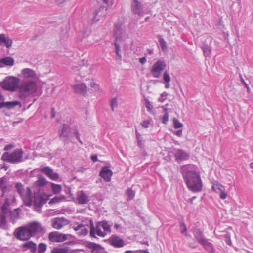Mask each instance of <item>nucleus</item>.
Here are the masks:
<instances>
[{"instance_id":"1","label":"nucleus","mask_w":253,"mask_h":253,"mask_svg":"<svg viewBox=\"0 0 253 253\" xmlns=\"http://www.w3.org/2000/svg\"><path fill=\"white\" fill-rule=\"evenodd\" d=\"M195 168V166L188 165L182 166L181 169L188 189L194 192H198L202 190L203 184L200 174L194 171Z\"/></svg>"},{"instance_id":"2","label":"nucleus","mask_w":253,"mask_h":253,"mask_svg":"<svg viewBox=\"0 0 253 253\" xmlns=\"http://www.w3.org/2000/svg\"><path fill=\"white\" fill-rule=\"evenodd\" d=\"M37 85L35 81H25L19 86L18 97L21 99H25L35 93L37 91Z\"/></svg>"},{"instance_id":"3","label":"nucleus","mask_w":253,"mask_h":253,"mask_svg":"<svg viewBox=\"0 0 253 253\" xmlns=\"http://www.w3.org/2000/svg\"><path fill=\"white\" fill-rule=\"evenodd\" d=\"M20 79L14 76H7L1 82L0 87L5 90L14 91L19 87Z\"/></svg>"},{"instance_id":"4","label":"nucleus","mask_w":253,"mask_h":253,"mask_svg":"<svg viewBox=\"0 0 253 253\" xmlns=\"http://www.w3.org/2000/svg\"><path fill=\"white\" fill-rule=\"evenodd\" d=\"M23 153L22 149H17L10 153L5 152L3 154L2 159L12 163H19L22 160Z\"/></svg>"},{"instance_id":"5","label":"nucleus","mask_w":253,"mask_h":253,"mask_svg":"<svg viewBox=\"0 0 253 253\" xmlns=\"http://www.w3.org/2000/svg\"><path fill=\"white\" fill-rule=\"evenodd\" d=\"M16 188L25 204L28 206H31L32 204V198L30 188L27 187L24 189L23 185L19 183L16 184Z\"/></svg>"},{"instance_id":"6","label":"nucleus","mask_w":253,"mask_h":253,"mask_svg":"<svg viewBox=\"0 0 253 253\" xmlns=\"http://www.w3.org/2000/svg\"><path fill=\"white\" fill-rule=\"evenodd\" d=\"M26 225L32 237L35 236L38 234H43L45 232V228L39 222H31Z\"/></svg>"},{"instance_id":"7","label":"nucleus","mask_w":253,"mask_h":253,"mask_svg":"<svg viewBox=\"0 0 253 253\" xmlns=\"http://www.w3.org/2000/svg\"><path fill=\"white\" fill-rule=\"evenodd\" d=\"M166 67V62L162 60H158L154 63L151 69V73L153 77L156 78H159L161 75L162 72Z\"/></svg>"},{"instance_id":"8","label":"nucleus","mask_w":253,"mask_h":253,"mask_svg":"<svg viewBox=\"0 0 253 253\" xmlns=\"http://www.w3.org/2000/svg\"><path fill=\"white\" fill-rule=\"evenodd\" d=\"M14 234L18 239L22 241H27L32 237L26 225L16 228Z\"/></svg>"},{"instance_id":"9","label":"nucleus","mask_w":253,"mask_h":253,"mask_svg":"<svg viewBox=\"0 0 253 253\" xmlns=\"http://www.w3.org/2000/svg\"><path fill=\"white\" fill-rule=\"evenodd\" d=\"M114 46L115 47V53L119 58L121 59L122 56L120 54V47H123L126 46L124 40L121 33L116 34Z\"/></svg>"},{"instance_id":"10","label":"nucleus","mask_w":253,"mask_h":253,"mask_svg":"<svg viewBox=\"0 0 253 253\" xmlns=\"http://www.w3.org/2000/svg\"><path fill=\"white\" fill-rule=\"evenodd\" d=\"M48 238L52 242H62L68 239V235L54 231L49 234Z\"/></svg>"},{"instance_id":"11","label":"nucleus","mask_w":253,"mask_h":253,"mask_svg":"<svg viewBox=\"0 0 253 253\" xmlns=\"http://www.w3.org/2000/svg\"><path fill=\"white\" fill-rule=\"evenodd\" d=\"M21 73L22 78L26 80L34 81L38 78L36 72L30 68L23 69Z\"/></svg>"},{"instance_id":"12","label":"nucleus","mask_w":253,"mask_h":253,"mask_svg":"<svg viewBox=\"0 0 253 253\" xmlns=\"http://www.w3.org/2000/svg\"><path fill=\"white\" fill-rule=\"evenodd\" d=\"M38 170L43 173L52 180L57 181L59 178V174L54 172L53 170L48 166L39 168Z\"/></svg>"},{"instance_id":"13","label":"nucleus","mask_w":253,"mask_h":253,"mask_svg":"<svg viewBox=\"0 0 253 253\" xmlns=\"http://www.w3.org/2000/svg\"><path fill=\"white\" fill-rule=\"evenodd\" d=\"M51 223L53 228L60 230L63 227L68 225L69 224V221L64 217H56L52 220Z\"/></svg>"},{"instance_id":"14","label":"nucleus","mask_w":253,"mask_h":253,"mask_svg":"<svg viewBox=\"0 0 253 253\" xmlns=\"http://www.w3.org/2000/svg\"><path fill=\"white\" fill-rule=\"evenodd\" d=\"M212 189L216 193L218 194L222 199H225L227 194L226 193L225 187L219 183H216L212 185Z\"/></svg>"},{"instance_id":"15","label":"nucleus","mask_w":253,"mask_h":253,"mask_svg":"<svg viewBox=\"0 0 253 253\" xmlns=\"http://www.w3.org/2000/svg\"><path fill=\"white\" fill-rule=\"evenodd\" d=\"M131 10L134 14L138 15L139 16H142L144 13L142 4L137 0H132Z\"/></svg>"},{"instance_id":"16","label":"nucleus","mask_w":253,"mask_h":253,"mask_svg":"<svg viewBox=\"0 0 253 253\" xmlns=\"http://www.w3.org/2000/svg\"><path fill=\"white\" fill-rule=\"evenodd\" d=\"M112 175V171L109 169L108 167H102L99 174L100 177L106 182H110L111 181Z\"/></svg>"},{"instance_id":"17","label":"nucleus","mask_w":253,"mask_h":253,"mask_svg":"<svg viewBox=\"0 0 253 253\" xmlns=\"http://www.w3.org/2000/svg\"><path fill=\"white\" fill-rule=\"evenodd\" d=\"M102 228L101 226L99 225L98 223L96 227L94 228L93 225L92 224L90 227V236L93 237H95V234L98 236L104 237L106 236V233L102 231L101 229Z\"/></svg>"},{"instance_id":"18","label":"nucleus","mask_w":253,"mask_h":253,"mask_svg":"<svg viewBox=\"0 0 253 253\" xmlns=\"http://www.w3.org/2000/svg\"><path fill=\"white\" fill-rule=\"evenodd\" d=\"M110 240L111 244L115 247H122L124 245V242L123 240L117 236H112Z\"/></svg>"},{"instance_id":"19","label":"nucleus","mask_w":253,"mask_h":253,"mask_svg":"<svg viewBox=\"0 0 253 253\" xmlns=\"http://www.w3.org/2000/svg\"><path fill=\"white\" fill-rule=\"evenodd\" d=\"M72 87L74 90L75 92L77 93L84 94L86 93L87 90V87L85 84L84 83H80L76 84L75 85H74Z\"/></svg>"},{"instance_id":"20","label":"nucleus","mask_w":253,"mask_h":253,"mask_svg":"<svg viewBox=\"0 0 253 253\" xmlns=\"http://www.w3.org/2000/svg\"><path fill=\"white\" fill-rule=\"evenodd\" d=\"M74 229L77 232V234L81 236H85L88 233V229L86 226L82 224L74 226Z\"/></svg>"},{"instance_id":"21","label":"nucleus","mask_w":253,"mask_h":253,"mask_svg":"<svg viewBox=\"0 0 253 253\" xmlns=\"http://www.w3.org/2000/svg\"><path fill=\"white\" fill-rule=\"evenodd\" d=\"M77 199L80 204H84L89 201L88 196L83 191L78 192Z\"/></svg>"},{"instance_id":"22","label":"nucleus","mask_w":253,"mask_h":253,"mask_svg":"<svg viewBox=\"0 0 253 253\" xmlns=\"http://www.w3.org/2000/svg\"><path fill=\"white\" fill-rule=\"evenodd\" d=\"M12 40L6 37L4 34H0V45L4 44L7 48L12 46Z\"/></svg>"},{"instance_id":"23","label":"nucleus","mask_w":253,"mask_h":253,"mask_svg":"<svg viewBox=\"0 0 253 253\" xmlns=\"http://www.w3.org/2000/svg\"><path fill=\"white\" fill-rule=\"evenodd\" d=\"M87 247L91 250L92 253H102L103 249L99 245L94 243H89Z\"/></svg>"},{"instance_id":"24","label":"nucleus","mask_w":253,"mask_h":253,"mask_svg":"<svg viewBox=\"0 0 253 253\" xmlns=\"http://www.w3.org/2000/svg\"><path fill=\"white\" fill-rule=\"evenodd\" d=\"M24 250H30L32 253H35L37 251V246L35 243L32 241H28L22 245Z\"/></svg>"},{"instance_id":"25","label":"nucleus","mask_w":253,"mask_h":253,"mask_svg":"<svg viewBox=\"0 0 253 253\" xmlns=\"http://www.w3.org/2000/svg\"><path fill=\"white\" fill-rule=\"evenodd\" d=\"M200 244L203 246L205 250L210 253H215V250L211 242H209L207 239L205 240Z\"/></svg>"},{"instance_id":"26","label":"nucleus","mask_w":253,"mask_h":253,"mask_svg":"<svg viewBox=\"0 0 253 253\" xmlns=\"http://www.w3.org/2000/svg\"><path fill=\"white\" fill-rule=\"evenodd\" d=\"M0 63L8 66H12L14 64V60L11 57H6L0 59Z\"/></svg>"},{"instance_id":"27","label":"nucleus","mask_w":253,"mask_h":253,"mask_svg":"<svg viewBox=\"0 0 253 253\" xmlns=\"http://www.w3.org/2000/svg\"><path fill=\"white\" fill-rule=\"evenodd\" d=\"M194 233L195 238H196V239L197 240V242L199 244H201L206 239H205L204 238V236L203 235V234H202V232L199 229L195 230L194 231Z\"/></svg>"},{"instance_id":"28","label":"nucleus","mask_w":253,"mask_h":253,"mask_svg":"<svg viewBox=\"0 0 253 253\" xmlns=\"http://www.w3.org/2000/svg\"><path fill=\"white\" fill-rule=\"evenodd\" d=\"M175 156L176 159L184 160L187 159L189 157V155L184 151L178 149L175 153Z\"/></svg>"},{"instance_id":"29","label":"nucleus","mask_w":253,"mask_h":253,"mask_svg":"<svg viewBox=\"0 0 253 253\" xmlns=\"http://www.w3.org/2000/svg\"><path fill=\"white\" fill-rule=\"evenodd\" d=\"M50 184L52 192L54 194H58L61 192L62 189L61 185L55 184L52 182H50Z\"/></svg>"},{"instance_id":"30","label":"nucleus","mask_w":253,"mask_h":253,"mask_svg":"<svg viewBox=\"0 0 253 253\" xmlns=\"http://www.w3.org/2000/svg\"><path fill=\"white\" fill-rule=\"evenodd\" d=\"M48 181L43 176L40 175L38 177V180L36 181V185L39 187L45 186Z\"/></svg>"},{"instance_id":"31","label":"nucleus","mask_w":253,"mask_h":253,"mask_svg":"<svg viewBox=\"0 0 253 253\" xmlns=\"http://www.w3.org/2000/svg\"><path fill=\"white\" fill-rule=\"evenodd\" d=\"M99 225L103 229L104 232L107 233L111 232V226L108 224L107 221H103L98 222Z\"/></svg>"},{"instance_id":"32","label":"nucleus","mask_w":253,"mask_h":253,"mask_svg":"<svg viewBox=\"0 0 253 253\" xmlns=\"http://www.w3.org/2000/svg\"><path fill=\"white\" fill-rule=\"evenodd\" d=\"M34 203L36 207H40L44 204L45 201L40 195H37L34 197Z\"/></svg>"},{"instance_id":"33","label":"nucleus","mask_w":253,"mask_h":253,"mask_svg":"<svg viewBox=\"0 0 253 253\" xmlns=\"http://www.w3.org/2000/svg\"><path fill=\"white\" fill-rule=\"evenodd\" d=\"M17 105L21 106V103L19 101H14L11 102H4V107L10 109L15 107Z\"/></svg>"},{"instance_id":"34","label":"nucleus","mask_w":253,"mask_h":253,"mask_svg":"<svg viewBox=\"0 0 253 253\" xmlns=\"http://www.w3.org/2000/svg\"><path fill=\"white\" fill-rule=\"evenodd\" d=\"M66 197L63 195L60 196H55L52 198L49 202V204L51 205L53 203H58L66 200Z\"/></svg>"},{"instance_id":"35","label":"nucleus","mask_w":253,"mask_h":253,"mask_svg":"<svg viewBox=\"0 0 253 253\" xmlns=\"http://www.w3.org/2000/svg\"><path fill=\"white\" fill-rule=\"evenodd\" d=\"M20 209H16L10 212L11 219L15 221L20 217Z\"/></svg>"},{"instance_id":"36","label":"nucleus","mask_w":253,"mask_h":253,"mask_svg":"<svg viewBox=\"0 0 253 253\" xmlns=\"http://www.w3.org/2000/svg\"><path fill=\"white\" fill-rule=\"evenodd\" d=\"M6 214H0V227L5 228L6 225Z\"/></svg>"},{"instance_id":"37","label":"nucleus","mask_w":253,"mask_h":253,"mask_svg":"<svg viewBox=\"0 0 253 253\" xmlns=\"http://www.w3.org/2000/svg\"><path fill=\"white\" fill-rule=\"evenodd\" d=\"M68 249L67 248H54L51 253H68Z\"/></svg>"},{"instance_id":"38","label":"nucleus","mask_w":253,"mask_h":253,"mask_svg":"<svg viewBox=\"0 0 253 253\" xmlns=\"http://www.w3.org/2000/svg\"><path fill=\"white\" fill-rule=\"evenodd\" d=\"M173 123L174 128L175 129H178L183 126L182 124L176 118H174L173 119Z\"/></svg>"},{"instance_id":"39","label":"nucleus","mask_w":253,"mask_h":253,"mask_svg":"<svg viewBox=\"0 0 253 253\" xmlns=\"http://www.w3.org/2000/svg\"><path fill=\"white\" fill-rule=\"evenodd\" d=\"M46 250V245L44 243H40L39 244L38 252V253H44Z\"/></svg>"},{"instance_id":"40","label":"nucleus","mask_w":253,"mask_h":253,"mask_svg":"<svg viewBox=\"0 0 253 253\" xmlns=\"http://www.w3.org/2000/svg\"><path fill=\"white\" fill-rule=\"evenodd\" d=\"M68 128V126L67 125L64 124L63 125L62 129L60 134V137H66L67 136V130Z\"/></svg>"},{"instance_id":"41","label":"nucleus","mask_w":253,"mask_h":253,"mask_svg":"<svg viewBox=\"0 0 253 253\" xmlns=\"http://www.w3.org/2000/svg\"><path fill=\"white\" fill-rule=\"evenodd\" d=\"M159 42L160 45L163 50H165L167 49V43L162 38H159Z\"/></svg>"},{"instance_id":"42","label":"nucleus","mask_w":253,"mask_h":253,"mask_svg":"<svg viewBox=\"0 0 253 253\" xmlns=\"http://www.w3.org/2000/svg\"><path fill=\"white\" fill-rule=\"evenodd\" d=\"M126 194L127 197V200H131L133 199L135 196L134 191L131 189H128L126 191Z\"/></svg>"},{"instance_id":"43","label":"nucleus","mask_w":253,"mask_h":253,"mask_svg":"<svg viewBox=\"0 0 253 253\" xmlns=\"http://www.w3.org/2000/svg\"><path fill=\"white\" fill-rule=\"evenodd\" d=\"M180 229L181 233L183 234H184L186 236L187 235L186 226L184 223H180Z\"/></svg>"},{"instance_id":"44","label":"nucleus","mask_w":253,"mask_h":253,"mask_svg":"<svg viewBox=\"0 0 253 253\" xmlns=\"http://www.w3.org/2000/svg\"><path fill=\"white\" fill-rule=\"evenodd\" d=\"M165 113L163 117L162 122L164 124H167L169 120V114L167 112V109H165Z\"/></svg>"},{"instance_id":"45","label":"nucleus","mask_w":253,"mask_h":253,"mask_svg":"<svg viewBox=\"0 0 253 253\" xmlns=\"http://www.w3.org/2000/svg\"><path fill=\"white\" fill-rule=\"evenodd\" d=\"M90 86L95 91L98 90L99 88V85L98 84H97L96 83H95L93 80H91Z\"/></svg>"},{"instance_id":"46","label":"nucleus","mask_w":253,"mask_h":253,"mask_svg":"<svg viewBox=\"0 0 253 253\" xmlns=\"http://www.w3.org/2000/svg\"><path fill=\"white\" fill-rule=\"evenodd\" d=\"M163 80L165 82H170V77L167 72H165L163 74Z\"/></svg>"},{"instance_id":"47","label":"nucleus","mask_w":253,"mask_h":253,"mask_svg":"<svg viewBox=\"0 0 253 253\" xmlns=\"http://www.w3.org/2000/svg\"><path fill=\"white\" fill-rule=\"evenodd\" d=\"M151 123L150 120H145L141 122V125L144 128H148Z\"/></svg>"},{"instance_id":"48","label":"nucleus","mask_w":253,"mask_h":253,"mask_svg":"<svg viewBox=\"0 0 253 253\" xmlns=\"http://www.w3.org/2000/svg\"><path fill=\"white\" fill-rule=\"evenodd\" d=\"M117 105V98H113L111 102V109L113 111H114V107L116 106Z\"/></svg>"},{"instance_id":"49","label":"nucleus","mask_w":253,"mask_h":253,"mask_svg":"<svg viewBox=\"0 0 253 253\" xmlns=\"http://www.w3.org/2000/svg\"><path fill=\"white\" fill-rule=\"evenodd\" d=\"M167 97V93L166 92H163L161 95L160 98L159 99V101L160 102H164L165 99Z\"/></svg>"},{"instance_id":"50","label":"nucleus","mask_w":253,"mask_h":253,"mask_svg":"<svg viewBox=\"0 0 253 253\" xmlns=\"http://www.w3.org/2000/svg\"><path fill=\"white\" fill-rule=\"evenodd\" d=\"M2 214H6L8 212L7 206L5 204H3L1 207Z\"/></svg>"},{"instance_id":"51","label":"nucleus","mask_w":253,"mask_h":253,"mask_svg":"<svg viewBox=\"0 0 253 253\" xmlns=\"http://www.w3.org/2000/svg\"><path fill=\"white\" fill-rule=\"evenodd\" d=\"M74 134L76 136V138L77 139V140L79 141V142L81 144H83V143L82 142V141L80 139V134L79 133V132L77 131V130H76L75 132H74Z\"/></svg>"},{"instance_id":"52","label":"nucleus","mask_w":253,"mask_h":253,"mask_svg":"<svg viewBox=\"0 0 253 253\" xmlns=\"http://www.w3.org/2000/svg\"><path fill=\"white\" fill-rule=\"evenodd\" d=\"M146 107L149 112L152 111L151 105L149 101L146 100Z\"/></svg>"},{"instance_id":"53","label":"nucleus","mask_w":253,"mask_h":253,"mask_svg":"<svg viewBox=\"0 0 253 253\" xmlns=\"http://www.w3.org/2000/svg\"><path fill=\"white\" fill-rule=\"evenodd\" d=\"M14 147V145L12 144H9L6 145L4 148V151H9L11 150Z\"/></svg>"},{"instance_id":"54","label":"nucleus","mask_w":253,"mask_h":253,"mask_svg":"<svg viewBox=\"0 0 253 253\" xmlns=\"http://www.w3.org/2000/svg\"><path fill=\"white\" fill-rule=\"evenodd\" d=\"M203 52L205 54H207L208 55L210 53L211 50L210 48L207 46L203 49Z\"/></svg>"},{"instance_id":"55","label":"nucleus","mask_w":253,"mask_h":253,"mask_svg":"<svg viewBox=\"0 0 253 253\" xmlns=\"http://www.w3.org/2000/svg\"><path fill=\"white\" fill-rule=\"evenodd\" d=\"M137 138L138 139V144L139 146H141L142 145V140L140 139L141 135L140 134H136Z\"/></svg>"},{"instance_id":"56","label":"nucleus","mask_w":253,"mask_h":253,"mask_svg":"<svg viewBox=\"0 0 253 253\" xmlns=\"http://www.w3.org/2000/svg\"><path fill=\"white\" fill-rule=\"evenodd\" d=\"M4 179L3 178H0V188H2L4 186Z\"/></svg>"},{"instance_id":"57","label":"nucleus","mask_w":253,"mask_h":253,"mask_svg":"<svg viewBox=\"0 0 253 253\" xmlns=\"http://www.w3.org/2000/svg\"><path fill=\"white\" fill-rule=\"evenodd\" d=\"M174 134L177 136H180L182 135V130H179L176 132H174Z\"/></svg>"},{"instance_id":"58","label":"nucleus","mask_w":253,"mask_h":253,"mask_svg":"<svg viewBox=\"0 0 253 253\" xmlns=\"http://www.w3.org/2000/svg\"><path fill=\"white\" fill-rule=\"evenodd\" d=\"M139 62L142 64H143L146 62V59L145 57H142L139 58Z\"/></svg>"},{"instance_id":"59","label":"nucleus","mask_w":253,"mask_h":253,"mask_svg":"<svg viewBox=\"0 0 253 253\" xmlns=\"http://www.w3.org/2000/svg\"><path fill=\"white\" fill-rule=\"evenodd\" d=\"M242 83L244 84V85H245V87L247 88V91L248 92H249L250 89V87H249V85H248V84H246V82L244 80H243Z\"/></svg>"},{"instance_id":"60","label":"nucleus","mask_w":253,"mask_h":253,"mask_svg":"<svg viewBox=\"0 0 253 253\" xmlns=\"http://www.w3.org/2000/svg\"><path fill=\"white\" fill-rule=\"evenodd\" d=\"M91 159L94 162H96L97 159V155H93L91 156Z\"/></svg>"},{"instance_id":"61","label":"nucleus","mask_w":253,"mask_h":253,"mask_svg":"<svg viewBox=\"0 0 253 253\" xmlns=\"http://www.w3.org/2000/svg\"><path fill=\"white\" fill-rule=\"evenodd\" d=\"M4 99V96L1 93H0V102H3Z\"/></svg>"},{"instance_id":"62","label":"nucleus","mask_w":253,"mask_h":253,"mask_svg":"<svg viewBox=\"0 0 253 253\" xmlns=\"http://www.w3.org/2000/svg\"><path fill=\"white\" fill-rule=\"evenodd\" d=\"M4 107V102H0V109Z\"/></svg>"},{"instance_id":"63","label":"nucleus","mask_w":253,"mask_h":253,"mask_svg":"<svg viewBox=\"0 0 253 253\" xmlns=\"http://www.w3.org/2000/svg\"><path fill=\"white\" fill-rule=\"evenodd\" d=\"M166 83V84H165V88H168L169 87V82H165Z\"/></svg>"},{"instance_id":"64","label":"nucleus","mask_w":253,"mask_h":253,"mask_svg":"<svg viewBox=\"0 0 253 253\" xmlns=\"http://www.w3.org/2000/svg\"><path fill=\"white\" fill-rule=\"evenodd\" d=\"M196 198V197H193L192 198H190L189 199V201H190V202L191 203H193V201L194 199Z\"/></svg>"}]
</instances>
